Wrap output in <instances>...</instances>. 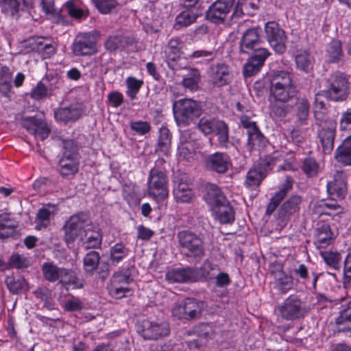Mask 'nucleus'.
Wrapping results in <instances>:
<instances>
[{
  "label": "nucleus",
  "mask_w": 351,
  "mask_h": 351,
  "mask_svg": "<svg viewBox=\"0 0 351 351\" xmlns=\"http://www.w3.org/2000/svg\"><path fill=\"white\" fill-rule=\"evenodd\" d=\"M213 134L217 137V141L221 147H227L229 142V128L223 121L218 119L213 130Z\"/></svg>",
  "instance_id": "obj_37"
},
{
  "label": "nucleus",
  "mask_w": 351,
  "mask_h": 351,
  "mask_svg": "<svg viewBox=\"0 0 351 351\" xmlns=\"http://www.w3.org/2000/svg\"><path fill=\"white\" fill-rule=\"evenodd\" d=\"M21 125L26 130L43 141L49 136L50 130L46 122L40 117L23 116L20 120Z\"/></svg>",
  "instance_id": "obj_12"
},
{
  "label": "nucleus",
  "mask_w": 351,
  "mask_h": 351,
  "mask_svg": "<svg viewBox=\"0 0 351 351\" xmlns=\"http://www.w3.org/2000/svg\"><path fill=\"white\" fill-rule=\"evenodd\" d=\"M213 334L211 326L208 324H201L196 326L192 332H189V335L191 337L186 340L188 347L192 349H199L204 346L208 338Z\"/></svg>",
  "instance_id": "obj_16"
},
{
  "label": "nucleus",
  "mask_w": 351,
  "mask_h": 351,
  "mask_svg": "<svg viewBox=\"0 0 351 351\" xmlns=\"http://www.w3.org/2000/svg\"><path fill=\"white\" fill-rule=\"evenodd\" d=\"M149 194L160 200L168 196V180L164 171L153 168L149 172L148 180Z\"/></svg>",
  "instance_id": "obj_7"
},
{
  "label": "nucleus",
  "mask_w": 351,
  "mask_h": 351,
  "mask_svg": "<svg viewBox=\"0 0 351 351\" xmlns=\"http://www.w3.org/2000/svg\"><path fill=\"white\" fill-rule=\"evenodd\" d=\"M127 45V38L121 35L110 36L104 43L106 49L110 52L124 48Z\"/></svg>",
  "instance_id": "obj_43"
},
{
  "label": "nucleus",
  "mask_w": 351,
  "mask_h": 351,
  "mask_svg": "<svg viewBox=\"0 0 351 351\" xmlns=\"http://www.w3.org/2000/svg\"><path fill=\"white\" fill-rule=\"evenodd\" d=\"M329 62H338L343 57L341 43L339 40H334L329 45L327 50Z\"/></svg>",
  "instance_id": "obj_48"
},
{
  "label": "nucleus",
  "mask_w": 351,
  "mask_h": 351,
  "mask_svg": "<svg viewBox=\"0 0 351 351\" xmlns=\"http://www.w3.org/2000/svg\"><path fill=\"white\" fill-rule=\"evenodd\" d=\"M178 247L180 253L195 262L200 261L205 256V245L202 238L195 232L184 230L177 233Z\"/></svg>",
  "instance_id": "obj_2"
},
{
  "label": "nucleus",
  "mask_w": 351,
  "mask_h": 351,
  "mask_svg": "<svg viewBox=\"0 0 351 351\" xmlns=\"http://www.w3.org/2000/svg\"><path fill=\"white\" fill-rule=\"evenodd\" d=\"M293 180L291 177H287L285 182L283 184L282 187L275 193V195L270 199L266 209V215H270L276 209L280 202L287 195L289 190L292 189Z\"/></svg>",
  "instance_id": "obj_23"
},
{
  "label": "nucleus",
  "mask_w": 351,
  "mask_h": 351,
  "mask_svg": "<svg viewBox=\"0 0 351 351\" xmlns=\"http://www.w3.org/2000/svg\"><path fill=\"white\" fill-rule=\"evenodd\" d=\"M335 158L344 165H351V135L347 136L337 147Z\"/></svg>",
  "instance_id": "obj_28"
},
{
  "label": "nucleus",
  "mask_w": 351,
  "mask_h": 351,
  "mask_svg": "<svg viewBox=\"0 0 351 351\" xmlns=\"http://www.w3.org/2000/svg\"><path fill=\"white\" fill-rule=\"evenodd\" d=\"M10 213L1 214V239L18 236L17 221L10 218Z\"/></svg>",
  "instance_id": "obj_32"
},
{
  "label": "nucleus",
  "mask_w": 351,
  "mask_h": 351,
  "mask_svg": "<svg viewBox=\"0 0 351 351\" xmlns=\"http://www.w3.org/2000/svg\"><path fill=\"white\" fill-rule=\"evenodd\" d=\"M270 55L269 51H259L258 54H252L243 66V75L251 77L256 75L263 66L267 58Z\"/></svg>",
  "instance_id": "obj_19"
},
{
  "label": "nucleus",
  "mask_w": 351,
  "mask_h": 351,
  "mask_svg": "<svg viewBox=\"0 0 351 351\" xmlns=\"http://www.w3.org/2000/svg\"><path fill=\"white\" fill-rule=\"evenodd\" d=\"M204 306L202 301L186 298L175 304L172 309V315L180 320H194L201 317Z\"/></svg>",
  "instance_id": "obj_5"
},
{
  "label": "nucleus",
  "mask_w": 351,
  "mask_h": 351,
  "mask_svg": "<svg viewBox=\"0 0 351 351\" xmlns=\"http://www.w3.org/2000/svg\"><path fill=\"white\" fill-rule=\"evenodd\" d=\"M93 226L90 215L87 213L80 212L72 215L64 226V240L72 244L77 237L90 230Z\"/></svg>",
  "instance_id": "obj_4"
},
{
  "label": "nucleus",
  "mask_w": 351,
  "mask_h": 351,
  "mask_svg": "<svg viewBox=\"0 0 351 351\" xmlns=\"http://www.w3.org/2000/svg\"><path fill=\"white\" fill-rule=\"evenodd\" d=\"M275 284L278 289L282 293H287L293 286V278L282 270L273 272Z\"/></svg>",
  "instance_id": "obj_36"
},
{
  "label": "nucleus",
  "mask_w": 351,
  "mask_h": 351,
  "mask_svg": "<svg viewBox=\"0 0 351 351\" xmlns=\"http://www.w3.org/2000/svg\"><path fill=\"white\" fill-rule=\"evenodd\" d=\"M71 49L77 56L95 54L97 52L95 38L90 32L80 33L75 38Z\"/></svg>",
  "instance_id": "obj_11"
},
{
  "label": "nucleus",
  "mask_w": 351,
  "mask_h": 351,
  "mask_svg": "<svg viewBox=\"0 0 351 351\" xmlns=\"http://www.w3.org/2000/svg\"><path fill=\"white\" fill-rule=\"evenodd\" d=\"M302 201L301 195H293L281 204L277 213L278 226L283 228L287 225L291 217L299 213Z\"/></svg>",
  "instance_id": "obj_9"
},
{
  "label": "nucleus",
  "mask_w": 351,
  "mask_h": 351,
  "mask_svg": "<svg viewBox=\"0 0 351 351\" xmlns=\"http://www.w3.org/2000/svg\"><path fill=\"white\" fill-rule=\"evenodd\" d=\"M343 285L345 289H351V253L347 255L343 262Z\"/></svg>",
  "instance_id": "obj_62"
},
{
  "label": "nucleus",
  "mask_w": 351,
  "mask_h": 351,
  "mask_svg": "<svg viewBox=\"0 0 351 351\" xmlns=\"http://www.w3.org/2000/svg\"><path fill=\"white\" fill-rule=\"evenodd\" d=\"M62 148V158L79 159L78 145L74 140H64Z\"/></svg>",
  "instance_id": "obj_47"
},
{
  "label": "nucleus",
  "mask_w": 351,
  "mask_h": 351,
  "mask_svg": "<svg viewBox=\"0 0 351 351\" xmlns=\"http://www.w3.org/2000/svg\"><path fill=\"white\" fill-rule=\"evenodd\" d=\"M175 120L178 125H189L194 119L202 114L200 103L191 99H181L173 105Z\"/></svg>",
  "instance_id": "obj_3"
},
{
  "label": "nucleus",
  "mask_w": 351,
  "mask_h": 351,
  "mask_svg": "<svg viewBox=\"0 0 351 351\" xmlns=\"http://www.w3.org/2000/svg\"><path fill=\"white\" fill-rule=\"evenodd\" d=\"M132 280L128 273L115 272L111 278V285L127 286Z\"/></svg>",
  "instance_id": "obj_64"
},
{
  "label": "nucleus",
  "mask_w": 351,
  "mask_h": 351,
  "mask_svg": "<svg viewBox=\"0 0 351 351\" xmlns=\"http://www.w3.org/2000/svg\"><path fill=\"white\" fill-rule=\"evenodd\" d=\"M21 0H1V12L6 16L18 19Z\"/></svg>",
  "instance_id": "obj_42"
},
{
  "label": "nucleus",
  "mask_w": 351,
  "mask_h": 351,
  "mask_svg": "<svg viewBox=\"0 0 351 351\" xmlns=\"http://www.w3.org/2000/svg\"><path fill=\"white\" fill-rule=\"evenodd\" d=\"M79 159L61 158L58 171L64 178L71 179L79 170Z\"/></svg>",
  "instance_id": "obj_27"
},
{
  "label": "nucleus",
  "mask_w": 351,
  "mask_h": 351,
  "mask_svg": "<svg viewBox=\"0 0 351 351\" xmlns=\"http://www.w3.org/2000/svg\"><path fill=\"white\" fill-rule=\"evenodd\" d=\"M265 33L270 46L278 53H283L286 50V36L285 32L275 21L265 23Z\"/></svg>",
  "instance_id": "obj_10"
},
{
  "label": "nucleus",
  "mask_w": 351,
  "mask_h": 351,
  "mask_svg": "<svg viewBox=\"0 0 351 351\" xmlns=\"http://www.w3.org/2000/svg\"><path fill=\"white\" fill-rule=\"evenodd\" d=\"M217 265L205 261L199 268L186 267L173 269L166 274V279L171 283L192 282L209 280L215 278V270L219 271Z\"/></svg>",
  "instance_id": "obj_1"
},
{
  "label": "nucleus",
  "mask_w": 351,
  "mask_h": 351,
  "mask_svg": "<svg viewBox=\"0 0 351 351\" xmlns=\"http://www.w3.org/2000/svg\"><path fill=\"white\" fill-rule=\"evenodd\" d=\"M320 255L329 267L335 270L339 269L341 260V254L337 252L326 251L321 252Z\"/></svg>",
  "instance_id": "obj_51"
},
{
  "label": "nucleus",
  "mask_w": 351,
  "mask_h": 351,
  "mask_svg": "<svg viewBox=\"0 0 351 351\" xmlns=\"http://www.w3.org/2000/svg\"><path fill=\"white\" fill-rule=\"evenodd\" d=\"M5 283L8 290L12 293L25 292L29 290L28 284L24 278H16L13 275L8 276L5 279Z\"/></svg>",
  "instance_id": "obj_34"
},
{
  "label": "nucleus",
  "mask_w": 351,
  "mask_h": 351,
  "mask_svg": "<svg viewBox=\"0 0 351 351\" xmlns=\"http://www.w3.org/2000/svg\"><path fill=\"white\" fill-rule=\"evenodd\" d=\"M140 332L146 339H157L169 333V324L166 322H156L144 319L141 322Z\"/></svg>",
  "instance_id": "obj_14"
},
{
  "label": "nucleus",
  "mask_w": 351,
  "mask_h": 351,
  "mask_svg": "<svg viewBox=\"0 0 351 351\" xmlns=\"http://www.w3.org/2000/svg\"><path fill=\"white\" fill-rule=\"evenodd\" d=\"M292 104H285L276 101L275 99L270 104L269 109L271 114L277 118H284L290 112L293 108Z\"/></svg>",
  "instance_id": "obj_46"
},
{
  "label": "nucleus",
  "mask_w": 351,
  "mask_h": 351,
  "mask_svg": "<svg viewBox=\"0 0 351 351\" xmlns=\"http://www.w3.org/2000/svg\"><path fill=\"white\" fill-rule=\"evenodd\" d=\"M248 136L247 146L250 149H252L254 146L259 147H265L267 143V140L264 135L261 132L258 128L254 130Z\"/></svg>",
  "instance_id": "obj_52"
},
{
  "label": "nucleus",
  "mask_w": 351,
  "mask_h": 351,
  "mask_svg": "<svg viewBox=\"0 0 351 351\" xmlns=\"http://www.w3.org/2000/svg\"><path fill=\"white\" fill-rule=\"evenodd\" d=\"M335 322L338 332H345L351 330V302L346 308L341 311Z\"/></svg>",
  "instance_id": "obj_38"
},
{
  "label": "nucleus",
  "mask_w": 351,
  "mask_h": 351,
  "mask_svg": "<svg viewBox=\"0 0 351 351\" xmlns=\"http://www.w3.org/2000/svg\"><path fill=\"white\" fill-rule=\"evenodd\" d=\"M278 311L281 317L289 321L304 317L310 311V307L297 295H292L278 306Z\"/></svg>",
  "instance_id": "obj_6"
},
{
  "label": "nucleus",
  "mask_w": 351,
  "mask_h": 351,
  "mask_svg": "<svg viewBox=\"0 0 351 351\" xmlns=\"http://www.w3.org/2000/svg\"><path fill=\"white\" fill-rule=\"evenodd\" d=\"M173 196L177 202L190 203L194 197V193L186 182V176L178 173L173 178Z\"/></svg>",
  "instance_id": "obj_15"
},
{
  "label": "nucleus",
  "mask_w": 351,
  "mask_h": 351,
  "mask_svg": "<svg viewBox=\"0 0 351 351\" xmlns=\"http://www.w3.org/2000/svg\"><path fill=\"white\" fill-rule=\"evenodd\" d=\"M271 95L276 101L289 103L293 101L298 97V90L295 84H291L274 88H270Z\"/></svg>",
  "instance_id": "obj_20"
},
{
  "label": "nucleus",
  "mask_w": 351,
  "mask_h": 351,
  "mask_svg": "<svg viewBox=\"0 0 351 351\" xmlns=\"http://www.w3.org/2000/svg\"><path fill=\"white\" fill-rule=\"evenodd\" d=\"M187 71L181 82L182 85L191 91L197 90L199 88V84L201 81L199 71L197 69H185Z\"/></svg>",
  "instance_id": "obj_29"
},
{
  "label": "nucleus",
  "mask_w": 351,
  "mask_h": 351,
  "mask_svg": "<svg viewBox=\"0 0 351 351\" xmlns=\"http://www.w3.org/2000/svg\"><path fill=\"white\" fill-rule=\"evenodd\" d=\"M50 208H52L53 210H54V206H51L50 204L38 210L36 214V219L40 222V224L37 225L36 229L40 230V226L44 227L47 226L50 215L53 213V210H51Z\"/></svg>",
  "instance_id": "obj_57"
},
{
  "label": "nucleus",
  "mask_w": 351,
  "mask_h": 351,
  "mask_svg": "<svg viewBox=\"0 0 351 351\" xmlns=\"http://www.w3.org/2000/svg\"><path fill=\"white\" fill-rule=\"evenodd\" d=\"M128 254V250L122 243H117L110 248V261L113 264H117L121 261Z\"/></svg>",
  "instance_id": "obj_53"
},
{
  "label": "nucleus",
  "mask_w": 351,
  "mask_h": 351,
  "mask_svg": "<svg viewBox=\"0 0 351 351\" xmlns=\"http://www.w3.org/2000/svg\"><path fill=\"white\" fill-rule=\"evenodd\" d=\"M29 95L31 98L39 101L51 96V94L49 92L47 85L43 81H40L32 88Z\"/></svg>",
  "instance_id": "obj_55"
},
{
  "label": "nucleus",
  "mask_w": 351,
  "mask_h": 351,
  "mask_svg": "<svg viewBox=\"0 0 351 351\" xmlns=\"http://www.w3.org/2000/svg\"><path fill=\"white\" fill-rule=\"evenodd\" d=\"M296 106V116L301 124H304L308 117L310 104L304 97H298L291 101Z\"/></svg>",
  "instance_id": "obj_39"
},
{
  "label": "nucleus",
  "mask_w": 351,
  "mask_h": 351,
  "mask_svg": "<svg viewBox=\"0 0 351 351\" xmlns=\"http://www.w3.org/2000/svg\"><path fill=\"white\" fill-rule=\"evenodd\" d=\"M66 8L69 14L77 19L86 18L89 14L88 10L80 8L77 3L73 1H69L66 3Z\"/></svg>",
  "instance_id": "obj_56"
},
{
  "label": "nucleus",
  "mask_w": 351,
  "mask_h": 351,
  "mask_svg": "<svg viewBox=\"0 0 351 351\" xmlns=\"http://www.w3.org/2000/svg\"><path fill=\"white\" fill-rule=\"evenodd\" d=\"M205 167L211 171L225 173L231 165L229 156L221 152L210 154L205 158Z\"/></svg>",
  "instance_id": "obj_17"
},
{
  "label": "nucleus",
  "mask_w": 351,
  "mask_h": 351,
  "mask_svg": "<svg viewBox=\"0 0 351 351\" xmlns=\"http://www.w3.org/2000/svg\"><path fill=\"white\" fill-rule=\"evenodd\" d=\"M80 241L85 249L99 248L102 242V234L100 230L93 225L90 230L80 237Z\"/></svg>",
  "instance_id": "obj_22"
},
{
  "label": "nucleus",
  "mask_w": 351,
  "mask_h": 351,
  "mask_svg": "<svg viewBox=\"0 0 351 351\" xmlns=\"http://www.w3.org/2000/svg\"><path fill=\"white\" fill-rule=\"evenodd\" d=\"M82 109L78 104H72L68 107L59 108L54 112V116L58 121L68 123L75 121L82 115Z\"/></svg>",
  "instance_id": "obj_21"
},
{
  "label": "nucleus",
  "mask_w": 351,
  "mask_h": 351,
  "mask_svg": "<svg viewBox=\"0 0 351 351\" xmlns=\"http://www.w3.org/2000/svg\"><path fill=\"white\" fill-rule=\"evenodd\" d=\"M302 168L306 175L309 178L316 176L319 170L318 163L315 159L311 157L306 158L304 160Z\"/></svg>",
  "instance_id": "obj_58"
},
{
  "label": "nucleus",
  "mask_w": 351,
  "mask_h": 351,
  "mask_svg": "<svg viewBox=\"0 0 351 351\" xmlns=\"http://www.w3.org/2000/svg\"><path fill=\"white\" fill-rule=\"evenodd\" d=\"M108 293L115 299H121L125 295V293L130 291L128 286L115 285L109 284L107 286Z\"/></svg>",
  "instance_id": "obj_63"
},
{
  "label": "nucleus",
  "mask_w": 351,
  "mask_h": 351,
  "mask_svg": "<svg viewBox=\"0 0 351 351\" xmlns=\"http://www.w3.org/2000/svg\"><path fill=\"white\" fill-rule=\"evenodd\" d=\"M270 88L294 84L291 75L286 71H274L269 76Z\"/></svg>",
  "instance_id": "obj_30"
},
{
  "label": "nucleus",
  "mask_w": 351,
  "mask_h": 351,
  "mask_svg": "<svg viewBox=\"0 0 351 351\" xmlns=\"http://www.w3.org/2000/svg\"><path fill=\"white\" fill-rule=\"evenodd\" d=\"M216 217L221 223H231L234 220V212L229 202L213 208Z\"/></svg>",
  "instance_id": "obj_33"
},
{
  "label": "nucleus",
  "mask_w": 351,
  "mask_h": 351,
  "mask_svg": "<svg viewBox=\"0 0 351 351\" xmlns=\"http://www.w3.org/2000/svg\"><path fill=\"white\" fill-rule=\"evenodd\" d=\"M327 191L333 199H343L347 194V184L345 179L340 175L327 184Z\"/></svg>",
  "instance_id": "obj_24"
},
{
  "label": "nucleus",
  "mask_w": 351,
  "mask_h": 351,
  "mask_svg": "<svg viewBox=\"0 0 351 351\" xmlns=\"http://www.w3.org/2000/svg\"><path fill=\"white\" fill-rule=\"evenodd\" d=\"M217 121V119L203 117L199 120L197 128L204 134H213V130Z\"/></svg>",
  "instance_id": "obj_59"
},
{
  "label": "nucleus",
  "mask_w": 351,
  "mask_h": 351,
  "mask_svg": "<svg viewBox=\"0 0 351 351\" xmlns=\"http://www.w3.org/2000/svg\"><path fill=\"white\" fill-rule=\"evenodd\" d=\"M230 79L228 67L223 64H219L211 68L210 81L217 87L227 84Z\"/></svg>",
  "instance_id": "obj_26"
},
{
  "label": "nucleus",
  "mask_w": 351,
  "mask_h": 351,
  "mask_svg": "<svg viewBox=\"0 0 351 351\" xmlns=\"http://www.w3.org/2000/svg\"><path fill=\"white\" fill-rule=\"evenodd\" d=\"M335 135V122H329L318 130V138L322 147V151L325 154H329L333 150Z\"/></svg>",
  "instance_id": "obj_18"
},
{
  "label": "nucleus",
  "mask_w": 351,
  "mask_h": 351,
  "mask_svg": "<svg viewBox=\"0 0 351 351\" xmlns=\"http://www.w3.org/2000/svg\"><path fill=\"white\" fill-rule=\"evenodd\" d=\"M327 84L335 88L349 90V82L346 76L341 72H335L327 80Z\"/></svg>",
  "instance_id": "obj_50"
},
{
  "label": "nucleus",
  "mask_w": 351,
  "mask_h": 351,
  "mask_svg": "<svg viewBox=\"0 0 351 351\" xmlns=\"http://www.w3.org/2000/svg\"><path fill=\"white\" fill-rule=\"evenodd\" d=\"M197 16L198 14L193 10H185L176 17V23L178 25L186 27L195 22Z\"/></svg>",
  "instance_id": "obj_61"
},
{
  "label": "nucleus",
  "mask_w": 351,
  "mask_h": 351,
  "mask_svg": "<svg viewBox=\"0 0 351 351\" xmlns=\"http://www.w3.org/2000/svg\"><path fill=\"white\" fill-rule=\"evenodd\" d=\"M206 195L205 199L213 208L219 205H224L228 203V199L223 193L221 192V189L214 184H208L206 185Z\"/></svg>",
  "instance_id": "obj_25"
},
{
  "label": "nucleus",
  "mask_w": 351,
  "mask_h": 351,
  "mask_svg": "<svg viewBox=\"0 0 351 351\" xmlns=\"http://www.w3.org/2000/svg\"><path fill=\"white\" fill-rule=\"evenodd\" d=\"M316 242L315 244L318 248H324L328 246L332 241V235L330 228L328 224H324L316 229Z\"/></svg>",
  "instance_id": "obj_35"
},
{
  "label": "nucleus",
  "mask_w": 351,
  "mask_h": 351,
  "mask_svg": "<svg viewBox=\"0 0 351 351\" xmlns=\"http://www.w3.org/2000/svg\"><path fill=\"white\" fill-rule=\"evenodd\" d=\"M100 261L99 252L96 251H90L88 252L83 259L84 269L86 274L93 275L97 269Z\"/></svg>",
  "instance_id": "obj_40"
},
{
  "label": "nucleus",
  "mask_w": 351,
  "mask_h": 351,
  "mask_svg": "<svg viewBox=\"0 0 351 351\" xmlns=\"http://www.w3.org/2000/svg\"><path fill=\"white\" fill-rule=\"evenodd\" d=\"M98 11L103 14H110L119 5L116 0H92Z\"/></svg>",
  "instance_id": "obj_54"
},
{
  "label": "nucleus",
  "mask_w": 351,
  "mask_h": 351,
  "mask_svg": "<svg viewBox=\"0 0 351 351\" xmlns=\"http://www.w3.org/2000/svg\"><path fill=\"white\" fill-rule=\"evenodd\" d=\"M258 27L247 29L242 35L239 43V51L248 55L258 54L259 51H268L261 46Z\"/></svg>",
  "instance_id": "obj_8"
},
{
  "label": "nucleus",
  "mask_w": 351,
  "mask_h": 351,
  "mask_svg": "<svg viewBox=\"0 0 351 351\" xmlns=\"http://www.w3.org/2000/svg\"><path fill=\"white\" fill-rule=\"evenodd\" d=\"M234 0H217L206 11V18L214 23H223L232 10Z\"/></svg>",
  "instance_id": "obj_13"
},
{
  "label": "nucleus",
  "mask_w": 351,
  "mask_h": 351,
  "mask_svg": "<svg viewBox=\"0 0 351 351\" xmlns=\"http://www.w3.org/2000/svg\"><path fill=\"white\" fill-rule=\"evenodd\" d=\"M295 60L298 69L305 73H308L312 69V60L308 52L305 51L298 52L295 56Z\"/></svg>",
  "instance_id": "obj_45"
},
{
  "label": "nucleus",
  "mask_w": 351,
  "mask_h": 351,
  "mask_svg": "<svg viewBox=\"0 0 351 351\" xmlns=\"http://www.w3.org/2000/svg\"><path fill=\"white\" fill-rule=\"evenodd\" d=\"M12 72L6 66L1 67V93L10 98L11 96Z\"/></svg>",
  "instance_id": "obj_49"
},
{
  "label": "nucleus",
  "mask_w": 351,
  "mask_h": 351,
  "mask_svg": "<svg viewBox=\"0 0 351 351\" xmlns=\"http://www.w3.org/2000/svg\"><path fill=\"white\" fill-rule=\"evenodd\" d=\"M61 267H57L52 262L44 263L42 265V271L45 280L50 282H54L60 279V271Z\"/></svg>",
  "instance_id": "obj_44"
},
{
  "label": "nucleus",
  "mask_w": 351,
  "mask_h": 351,
  "mask_svg": "<svg viewBox=\"0 0 351 351\" xmlns=\"http://www.w3.org/2000/svg\"><path fill=\"white\" fill-rule=\"evenodd\" d=\"M9 264L12 267L22 269L27 268L30 265V261L23 255L14 254L10 257Z\"/></svg>",
  "instance_id": "obj_60"
},
{
  "label": "nucleus",
  "mask_w": 351,
  "mask_h": 351,
  "mask_svg": "<svg viewBox=\"0 0 351 351\" xmlns=\"http://www.w3.org/2000/svg\"><path fill=\"white\" fill-rule=\"evenodd\" d=\"M350 91L347 89L335 88V86L327 85V88L320 91V94L327 99L333 101H343L348 97Z\"/></svg>",
  "instance_id": "obj_31"
},
{
  "label": "nucleus",
  "mask_w": 351,
  "mask_h": 351,
  "mask_svg": "<svg viewBox=\"0 0 351 351\" xmlns=\"http://www.w3.org/2000/svg\"><path fill=\"white\" fill-rule=\"evenodd\" d=\"M265 176L263 171L254 166L247 172L245 184L246 187L254 189L260 185Z\"/></svg>",
  "instance_id": "obj_41"
}]
</instances>
